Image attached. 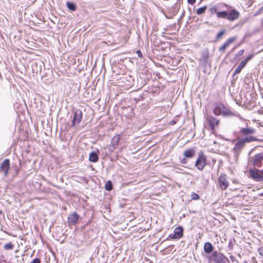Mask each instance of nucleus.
Listing matches in <instances>:
<instances>
[{
  "instance_id": "cd10ccee",
  "label": "nucleus",
  "mask_w": 263,
  "mask_h": 263,
  "mask_svg": "<svg viewBox=\"0 0 263 263\" xmlns=\"http://www.w3.org/2000/svg\"><path fill=\"white\" fill-rule=\"evenodd\" d=\"M227 47H228V45L226 43H224V44L220 47L219 50L220 51H224Z\"/></svg>"
},
{
  "instance_id": "6ab92c4d",
  "label": "nucleus",
  "mask_w": 263,
  "mask_h": 263,
  "mask_svg": "<svg viewBox=\"0 0 263 263\" xmlns=\"http://www.w3.org/2000/svg\"><path fill=\"white\" fill-rule=\"evenodd\" d=\"M246 65V61H242L238 67L235 69L234 74H238L240 73L241 69L245 66Z\"/></svg>"
},
{
  "instance_id": "c85d7f7f",
  "label": "nucleus",
  "mask_w": 263,
  "mask_h": 263,
  "mask_svg": "<svg viewBox=\"0 0 263 263\" xmlns=\"http://www.w3.org/2000/svg\"><path fill=\"white\" fill-rule=\"evenodd\" d=\"M253 57V54H250L249 55H248L246 59H245V60H244L243 61H246V63L247 64V63L250 61V60H251Z\"/></svg>"
},
{
  "instance_id": "4468645a",
  "label": "nucleus",
  "mask_w": 263,
  "mask_h": 263,
  "mask_svg": "<svg viewBox=\"0 0 263 263\" xmlns=\"http://www.w3.org/2000/svg\"><path fill=\"white\" fill-rule=\"evenodd\" d=\"M213 260L216 263H223V257L222 254L214 252L212 254Z\"/></svg>"
},
{
  "instance_id": "f257e3e1",
  "label": "nucleus",
  "mask_w": 263,
  "mask_h": 263,
  "mask_svg": "<svg viewBox=\"0 0 263 263\" xmlns=\"http://www.w3.org/2000/svg\"><path fill=\"white\" fill-rule=\"evenodd\" d=\"M258 140H259L254 136H248L239 139L238 141L235 144L233 151L235 154L238 155L242 149L245 147L246 143Z\"/></svg>"
},
{
  "instance_id": "2eb2a0df",
  "label": "nucleus",
  "mask_w": 263,
  "mask_h": 263,
  "mask_svg": "<svg viewBox=\"0 0 263 263\" xmlns=\"http://www.w3.org/2000/svg\"><path fill=\"white\" fill-rule=\"evenodd\" d=\"M196 152L193 148H189L185 150L183 152V156L185 158H192L194 157Z\"/></svg>"
},
{
  "instance_id": "39448f33",
  "label": "nucleus",
  "mask_w": 263,
  "mask_h": 263,
  "mask_svg": "<svg viewBox=\"0 0 263 263\" xmlns=\"http://www.w3.org/2000/svg\"><path fill=\"white\" fill-rule=\"evenodd\" d=\"M218 184L222 190H226L229 186V182L226 175H221L218 179Z\"/></svg>"
},
{
  "instance_id": "412c9836",
  "label": "nucleus",
  "mask_w": 263,
  "mask_h": 263,
  "mask_svg": "<svg viewBox=\"0 0 263 263\" xmlns=\"http://www.w3.org/2000/svg\"><path fill=\"white\" fill-rule=\"evenodd\" d=\"M206 8H207L206 6H204V7H200V8H198L196 10L197 14L200 15V14L204 13L205 12V10H206Z\"/></svg>"
},
{
  "instance_id": "393cba45",
  "label": "nucleus",
  "mask_w": 263,
  "mask_h": 263,
  "mask_svg": "<svg viewBox=\"0 0 263 263\" xmlns=\"http://www.w3.org/2000/svg\"><path fill=\"white\" fill-rule=\"evenodd\" d=\"M13 247V246L11 242L5 244L4 246V248L6 250H11Z\"/></svg>"
},
{
  "instance_id": "f704fd0d",
  "label": "nucleus",
  "mask_w": 263,
  "mask_h": 263,
  "mask_svg": "<svg viewBox=\"0 0 263 263\" xmlns=\"http://www.w3.org/2000/svg\"><path fill=\"white\" fill-rule=\"evenodd\" d=\"M188 3L191 4H193L195 3L196 0H187Z\"/></svg>"
},
{
  "instance_id": "5701e85b",
  "label": "nucleus",
  "mask_w": 263,
  "mask_h": 263,
  "mask_svg": "<svg viewBox=\"0 0 263 263\" xmlns=\"http://www.w3.org/2000/svg\"><path fill=\"white\" fill-rule=\"evenodd\" d=\"M191 198L193 200H198L199 199V196L195 193H192L191 195Z\"/></svg>"
},
{
  "instance_id": "9d476101",
  "label": "nucleus",
  "mask_w": 263,
  "mask_h": 263,
  "mask_svg": "<svg viewBox=\"0 0 263 263\" xmlns=\"http://www.w3.org/2000/svg\"><path fill=\"white\" fill-rule=\"evenodd\" d=\"M10 167V162L8 159H5L1 164L0 171L4 173V175H7L8 171Z\"/></svg>"
},
{
  "instance_id": "72a5a7b5",
  "label": "nucleus",
  "mask_w": 263,
  "mask_h": 263,
  "mask_svg": "<svg viewBox=\"0 0 263 263\" xmlns=\"http://www.w3.org/2000/svg\"><path fill=\"white\" fill-rule=\"evenodd\" d=\"M244 53V50L243 49H242V50H240L237 53V56H240L241 55H242Z\"/></svg>"
},
{
  "instance_id": "c756f323",
  "label": "nucleus",
  "mask_w": 263,
  "mask_h": 263,
  "mask_svg": "<svg viewBox=\"0 0 263 263\" xmlns=\"http://www.w3.org/2000/svg\"><path fill=\"white\" fill-rule=\"evenodd\" d=\"M225 33V31L224 30L223 31H221L220 32H219L217 35V39H219L220 38L221 36H222Z\"/></svg>"
},
{
  "instance_id": "9b49d317",
  "label": "nucleus",
  "mask_w": 263,
  "mask_h": 263,
  "mask_svg": "<svg viewBox=\"0 0 263 263\" xmlns=\"http://www.w3.org/2000/svg\"><path fill=\"white\" fill-rule=\"evenodd\" d=\"M206 120L208 122L209 125L210 126L211 129L213 130L216 126L219 124V121L217 118L213 117H208Z\"/></svg>"
},
{
  "instance_id": "b1692460",
  "label": "nucleus",
  "mask_w": 263,
  "mask_h": 263,
  "mask_svg": "<svg viewBox=\"0 0 263 263\" xmlns=\"http://www.w3.org/2000/svg\"><path fill=\"white\" fill-rule=\"evenodd\" d=\"M105 189L107 191H110L112 189V185H111V183L110 181H108L106 183V185H105Z\"/></svg>"
},
{
  "instance_id": "423d86ee",
  "label": "nucleus",
  "mask_w": 263,
  "mask_h": 263,
  "mask_svg": "<svg viewBox=\"0 0 263 263\" xmlns=\"http://www.w3.org/2000/svg\"><path fill=\"white\" fill-rule=\"evenodd\" d=\"M249 173L251 177L257 181H263V176L260 171L258 170L250 169Z\"/></svg>"
},
{
  "instance_id": "c9c22d12",
  "label": "nucleus",
  "mask_w": 263,
  "mask_h": 263,
  "mask_svg": "<svg viewBox=\"0 0 263 263\" xmlns=\"http://www.w3.org/2000/svg\"><path fill=\"white\" fill-rule=\"evenodd\" d=\"M137 53H138V55L139 57H141L142 56V53H141V51L140 50L137 51Z\"/></svg>"
},
{
  "instance_id": "7ed1b4c3",
  "label": "nucleus",
  "mask_w": 263,
  "mask_h": 263,
  "mask_svg": "<svg viewBox=\"0 0 263 263\" xmlns=\"http://www.w3.org/2000/svg\"><path fill=\"white\" fill-rule=\"evenodd\" d=\"M263 161V153H259L253 156L251 159V162L254 167H260Z\"/></svg>"
},
{
  "instance_id": "58836bf2",
  "label": "nucleus",
  "mask_w": 263,
  "mask_h": 263,
  "mask_svg": "<svg viewBox=\"0 0 263 263\" xmlns=\"http://www.w3.org/2000/svg\"><path fill=\"white\" fill-rule=\"evenodd\" d=\"M2 214V211L0 210V214Z\"/></svg>"
},
{
  "instance_id": "4c0bfd02",
  "label": "nucleus",
  "mask_w": 263,
  "mask_h": 263,
  "mask_svg": "<svg viewBox=\"0 0 263 263\" xmlns=\"http://www.w3.org/2000/svg\"><path fill=\"white\" fill-rule=\"evenodd\" d=\"M175 123H176V122H175V121H172V124H175Z\"/></svg>"
},
{
  "instance_id": "1a4fd4ad",
  "label": "nucleus",
  "mask_w": 263,
  "mask_h": 263,
  "mask_svg": "<svg viewBox=\"0 0 263 263\" xmlns=\"http://www.w3.org/2000/svg\"><path fill=\"white\" fill-rule=\"evenodd\" d=\"M255 133V130L253 128H243L240 130V134L244 137L253 136L252 135Z\"/></svg>"
},
{
  "instance_id": "7c9ffc66",
  "label": "nucleus",
  "mask_w": 263,
  "mask_h": 263,
  "mask_svg": "<svg viewBox=\"0 0 263 263\" xmlns=\"http://www.w3.org/2000/svg\"><path fill=\"white\" fill-rule=\"evenodd\" d=\"M30 263H40V260L38 258H34Z\"/></svg>"
},
{
  "instance_id": "20e7f679",
  "label": "nucleus",
  "mask_w": 263,
  "mask_h": 263,
  "mask_svg": "<svg viewBox=\"0 0 263 263\" xmlns=\"http://www.w3.org/2000/svg\"><path fill=\"white\" fill-rule=\"evenodd\" d=\"M206 165V158L202 154H200L195 163V166L199 171L202 170Z\"/></svg>"
},
{
  "instance_id": "dca6fc26",
  "label": "nucleus",
  "mask_w": 263,
  "mask_h": 263,
  "mask_svg": "<svg viewBox=\"0 0 263 263\" xmlns=\"http://www.w3.org/2000/svg\"><path fill=\"white\" fill-rule=\"evenodd\" d=\"M120 139V136L119 135H115L111 140V144L112 147V150L114 149L115 146H116L119 142Z\"/></svg>"
},
{
  "instance_id": "f3484780",
  "label": "nucleus",
  "mask_w": 263,
  "mask_h": 263,
  "mask_svg": "<svg viewBox=\"0 0 263 263\" xmlns=\"http://www.w3.org/2000/svg\"><path fill=\"white\" fill-rule=\"evenodd\" d=\"M89 160L92 162H96L98 160V155L96 152H91L89 154Z\"/></svg>"
},
{
  "instance_id": "473e14b6",
  "label": "nucleus",
  "mask_w": 263,
  "mask_h": 263,
  "mask_svg": "<svg viewBox=\"0 0 263 263\" xmlns=\"http://www.w3.org/2000/svg\"><path fill=\"white\" fill-rule=\"evenodd\" d=\"M187 158H185L184 157L183 159H182L181 160H180V162L182 164H186V162H187V161H186V159Z\"/></svg>"
},
{
  "instance_id": "ddd939ff",
  "label": "nucleus",
  "mask_w": 263,
  "mask_h": 263,
  "mask_svg": "<svg viewBox=\"0 0 263 263\" xmlns=\"http://www.w3.org/2000/svg\"><path fill=\"white\" fill-rule=\"evenodd\" d=\"M82 111L80 110H77L75 112V115L74 118L73 119L72 125L74 126L75 125H78L80 123L82 119Z\"/></svg>"
},
{
  "instance_id": "2f4dec72",
  "label": "nucleus",
  "mask_w": 263,
  "mask_h": 263,
  "mask_svg": "<svg viewBox=\"0 0 263 263\" xmlns=\"http://www.w3.org/2000/svg\"><path fill=\"white\" fill-rule=\"evenodd\" d=\"M259 254L263 256V247H260L258 249Z\"/></svg>"
},
{
  "instance_id": "6e6552de",
  "label": "nucleus",
  "mask_w": 263,
  "mask_h": 263,
  "mask_svg": "<svg viewBox=\"0 0 263 263\" xmlns=\"http://www.w3.org/2000/svg\"><path fill=\"white\" fill-rule=\"evenodd\" d=\"M239 12L235 9H232L228 12L227 20L229 21H234L239 17Z\"/></svg>"
},
{
  "instance_id": "aec40b11",
  "label": "nucleus",
  "mask_w": 263,
  "mask_h": 263,
  "mask_svg": "<svg viewBox=\"0 0 263 263\" xmlns=\"http://www.w3.org/2000/svg\"><path fill=\"white\" fill-rule=\"evenodd\" d=\"M228 12L221 11L217 13V16L218 18H227V19Z\"/></svg>"
},
{
  "instance_id": "4be33fe9",
  "label": "nucleus",
  "mask_w": 263,
  "mask_h": 263,
  "mask_svg": "<svg viewBox=\"0 0 263 263\" xmlns=\"http://www.w3.org/2000/svg\"><path fill=\"white\" fill-rule=\"evenodd\" d=\"M66 5L68 8L71 11H74L76 9L75 4L72 3L67 2Z\"/></svg>"
},
{
  "instance_id": "a878e982",
  "label": "nucleus",
  "mask_w": 263,
  "mask_h": 263,
  "mask_svg": "<svg viewBox=\"0 0 263 263\" xmlns=\"http://www.w3.org/2000/svg\"><path fill=\"white\" fill-rule=\"evenodd\" d=\"M235 37H233L229 39L225 43L229 46L230 44L232 43L236 40Z\"/></svg>"
},
{
  "instance_id": "a211bd4d",
  "label": "nucleus",
  "mask_w": 263,
  "mask_h": 263,
  "mask_svg": "<svg viewBox=\"0 0 263 263\" xmlns=\"http://www.w3.org/2000/svg\"><path fill=\"white\" fill-rule=\"evenodd\" d=\"M213 247L211 243L206 242L204 245V251L206 253H210L212 252Z\"/></svg>"
},
{
  "instance_id": "e433bc0d",
  "label": "nucleus",
  "mask_w": 263,
  "mask_h": 263,
  "mask_svg": "<svg viewBox=\"0 0 263 263\" xmlns=\"http://www.w3.org/2000/svg\"><path fill=\"white\" fill-rule=\"evenodd\" d=\"M204 57H208V54L207 53H204Z\"/></svg>"
},
{
  "instance_id": "f8f14e48",
  "label": "nucleus",
  "mask_w": 263,
  "mask_h": 263,
  "mask_svg": "<svg viewBox=\"0 0 263 263\" xmlns=\"http://www.w3.org/2000/svg\"><path fill=\"white\" fill-rule=\"evenodd\" d=\"M79 215L76 212L72 213L70 214L68 217V224L70 225L76 224L79 219Z\"/></svg>"
},
{
  "instance_id": "0eeeda50",
  "label": "nucleus",
  "mask_w": 263,
  "mask_h": 263,
  "mask_svg": "<svg viewBox=\"0 0 263 263\" xmlns=\"http://www.w3.org/2000/svg\"><path fill=\"white\" fill-rule=\"evenodd\" d=\"M183 235V229L180 227L176 228L174 229V233L169 235V238L171 239H179Z\"/></svg>"
},
{
  "instance_id": "bb28decb",
  "label": "nucleus",
  "mask_w": 263,
  "mask_h": 263,
  "mask_svg": "<svg viewBox=\"0 0 263 263\" xmlns=\"http://www.w3.org/2000/svg\"><path fill=\"white\" fill-rule=\"evenodd\" d=\"M217 11V8L215 6L212 7L210 8V11L212 14L214 13L217 14V13L218 12Z\"/></svg>"
},
{
  "instance_id": "f03ea898",
  "label": "nucleus",
  "mask_w": 263,
  "mask_h": 263,
  "mask_svg": "<svg viewBox=\"0 0 263 263\" xmlns=\"http://www.w3.org/2000/svg\"><path fill=\"white\" fill-rule=\"evenodd\" d=\"M213 112L215 115H222L225 117L234 116L235 114L229 108L226 107L222 104H217L213 109Z\"/></svg>"
}]
</instances>
